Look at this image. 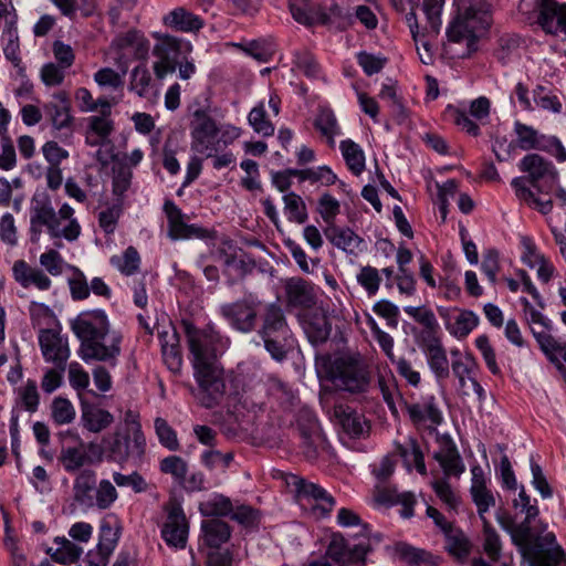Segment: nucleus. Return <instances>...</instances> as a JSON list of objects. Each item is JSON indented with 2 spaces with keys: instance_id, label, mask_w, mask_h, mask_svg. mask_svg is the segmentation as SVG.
Listing matches in <instances>:
<instances>
[{
  "instance_id": "nucleus-22",
  "label": "nucleus",
  "mask_w": 566,
  "mask_h": 566,
  "mask_svg": "<svg viewBox=\"0 0 566 566\" xmlns=\"http://www.w3.org/2000/svg\"><path fill=\"white\" fill-rule=\"evenodd\" d=\"M71 104L65 92H59L53 95V99L45 103L43 111L56 130H72L73 117L70 113Z\"/></svg>"
},
{
  "instance_id": "nucleus-53",
  "label": "nucleus",
  "mask_w": 566,
  "mask_h": 566,
  "mask_svg": "<svg viewBox=\"0 0 566 566\" xmlns=\"http://www.w3.org/2000/svg\"><path fill=\"white\" fill-rule=\"evenodd\" d=\"M284 211L287 219L298 224L307 220L306 206L303 199L295 192H289L283 197Z\"/></svg>"
},
{
  "instance_id": "nucleus-52",
  "label": "nucleus",
  "mask_w": 566,
  "mask_h": 566,
  "mask_svg": "<svg viewBox=\"0 0 566 566\" xmlns=\"http://www.w3.org/2000/svg\"><path fill=\"white\" fill-rule=\"evenodd\" d=\"M451 368L462 389L467 386L468 381L471 384V379H476L473 375L476 369V363L470 354L464 355V357L454 358Z\"/></svg>"
},
{
  "instance_id": "nucleus-45",
  "label": "nucleus",
  "mask_w": 566,
  "mask_h": 566,
  "mask_svg": "<svg viewBox=\"0 0 566 566\" xmlns=\"http://www.w3.org/2000/svg\"><path fill=\"white\" fill-rule=\"evenodd\" d=\"M339 149L348 169L359 176L365 170V153L363 148L352 139L342 140Z\"/></svg>"
},
{
  "instance_id": "nucleus-9",
  "label": "nucleus",
  "mask_w": 566,
  "mask_h": 566,
  "mask_svg": "<svg viewBox=\"0 0 566 566\" xmlns=\"http://www.w3.org/2000/svg\"><path fill=\"white\" fill-rule=\"evenodd\" d=\"M109 53L123 74L127 72L128 64L133 60H146L149 53V41L145 34L136 29H130L117 34L111 45Z\"/></svg>"
},
{
  "instance_id": "nucleus-43",
  "label": "nucleus",
  "mask_w": 566,
  "mask_h": 566,
  "mask_svg": "<svg viewBox=\"0 0 566 566\" xmlns=\"http://www.w3.org/2000/svg\"><path fill=\"white\" fill-rule=\"evenodd\" d=\"M54 543L56 544V548H49L48 554L51 555L54 562L60 564H73L77 562L83 554V548L66 537H56Z\"/></svg>"
},
{
  "instance_id": "nucleus-42",
  "label": "nucleus",
  "mask_w": 566,
  "mask_h": 566,
  "mask_svg": "<svg viewBox=\"0 0 566 566\" xmlns=\"http://www.w3.org/2000/svg\"><path fill=\"white\" fill-rule=\"evenodd\" d=\"M443 534L448 553L459 560L467 559L471 553L472 545L465 534L455 526H452Z\"/></svg>"
},
{
  "instance_id": "nucleus-16",
  "label": "nucleus",
  "mask_w": 566,
  "mask_h": 566,
  "mask_svg": "<svg viewBox=\"0 0 566 566\" xmlns=\"http://www.w3.org/2000/svg\"><path fill=\"white\" fill-rule=\"evenodd\" d=\"M166 520L161 526V537L170 547L182 549L187 545L189 523L182 506L176 500L169 501L165 507Z\"/></svg>"
},
{
  "instance_id": "nucleus-48",
  "label": "nucleus",
  "mask_w": 566,
  "mask_h": 566,
  "mask_svg": "<svg viewBox=\"0 0 566 566\" xmlns=\"http://www.w3.org/2000/svg\"><path fill=\"white\" fill-rule=\"evenodd\" d=\"M295 67L306 77L312 80L322 78L321 66L315 56L306 49L297 50L293 54Z\"/></svg>"
},
{
  "instance_id": "nucleus-35",
  "label": "nucleus",
  "mask_w": 566,
  "mask_h": 566,
  "mask_svg": "<svg viewBox=\"0 0 566 566\" xmlns=\"http://www.w3.org/2000/svg\"><path fill=\"white\" fill-rule=\"evenodd\" d=\"M511 186L515 192L516 198L520 201L526 203L528 207L538 210L543 214H548L552 211V199L543 200L542 198L536 197L535 191L527 186V180L525 178H513Z\"/></svg>"
},
{
  "instance_id": "nucleus-59",
  "label": "nucleus",
  "mask_w": 566,
  "mask_h": 566,
  "mask_svg": "<svg viewBox=\"0 0 566 566\" xmlns=\"http://www.w3.org/2000/svg\"><path fill=\"white\" fill-rule=\"evenodd\" d=\"M356 280L369 296L378 292L381 283L379 271L371 265L361 266L356 275Z\"/></svg>"
},
{
  "instance_id": "nucleus-50",
  "label": "nucleus",
  "mask_w": 566,
  "mask_h": 566,
  "mask_svg": "<svg viewBox=\"0 0 566 566\" xmlns=\"http://www.w3.org/2000/svg\"><path fill=\"white\" fill-rule=\"evenodd\" d=\"M109 262L122 274L133 275L139 270L140 256L134 247H128L123 254L113 255Z\"/></svg>"
},
{
  "instance_id": "nucleus-8",
  "label": "nucleus",
  "mask_w": 566,
  "mask_h": 566,
  "mask_svg": "<svg viewBox=\"0 0 566 566\" xmlns=\"http://www.w3.org/2000/svg\"><path fill=\"white\" fill-rule=\"evenodd\" d=\"M156 43L153 46V71L158 80H164L167 75L177 71L181 57L191 55L192 44L181 38L154 33Z\"/></svg>"
},
{
  "instance_id": "nucleus-33",
  "label": "nucleus",
  "mask_w": 566,
  "mask_h": 566,
  "mask_svg": "<svg viewBox=\"0 0 566 566\" xmlns=\"http://www.w3.org/2000/svg\"><path fill=\"white\" fill-rule=\"evenodd\" d=\"M335 416L339 420L344 431L353 438L364 437L369 431V424L365 416L350 407H336Z\"/></svg>"
},
{
  "instance_id": "nucleus-6",
  "label": "nucleus",
  "mask_w": 566,
  "mask_h": 566,
  "mask_svg": "<svg viewBox=\"0 0 566 566\" xmlns=\"http://www.w3.org/2000/svg\"><path fill=\"white\" fill-rule=\"evenodd\" d=\"M260 318L261 324L254 329L256 335L273 359L284 360L294 345V337L282 306L277 303L266 304Z\"/></svg>"
},
{
  "instance_id": "nucleus-39",
  "label": "nucleus",
  "mask_w": 566,
  "mask_h": 566,
  "mask_svg": "<svg viewBox=\"0 0 566 566\" xmlns=\"http://www.w3.org/2000/svg\"><path fill=\"white\" fill-rule=\"evenodd\" d=\"M300 432L302 438V451L304 455L310 459H316L317 444L322 441V432L317 419L314 416L308 417V424L303 427L300 424Z\"/></svg>"
},
{
  "instance_id": "nucleus-56",
  "label": "nucleus",
  "mask_w": 566,
  "mask_h": 566,
  "mask_svg": "<svg viewBox=\"0 0 566 566\" xmlns=\"http://www.w3.org/2000/svg\"><path fill=\"white\" fill-rule=\"evenodd\" d=\"M123 213L122 199H117L115 203L106 207L98 213V224L105 234H113L116 230L118 220Z\"/></svg>"
},
{
  "instance_id": "nucleus-7",
  "label": "nucleus",
  "mask_w": 566,
  "mask_h": 566,
  "mask_svg": "<svg viewBox=\"0 0 566 566\" xmlns=\"http://www.w3.org/2000/svg\"><path fill=\"white\" fill-rule=\"evenodd\" d=\"M287 8L295 21L304 25L333 24L345 29L354 21L346 2L334 3L326 11L318 2H287Z\"/></svg>"
},
{
  "instance_id": "nucleus-30",
  "label": "nucleus",
  "mask_w": 566,
  "mask_h": 566,
  "mask_svg": "<svg viewBox=\"0 0 566 566\" xmlns=\"http://www.w3.org/2000/svg\"><path fill=\"white\" fill-rule=\"evenodd\" d=\"M375 501L379 504L391 506L400 504V515L403 518L413 516V505L416 503L415 495L410 492L398 493L396 489L377 485L375 492Z\"/></svg>"
},
{
  "instance_id": "nucleus-19",
  "label": "nucleus",
  "mask_w": 566,
  "mask_h": 566,
  "mask_svg": "<svg viewBox=\"0 0 566 566\" xmlns=\"http://www.w3.org/2000/svg\"><path fill=\"white\" fill-rule=\"evenodd\" d=\"M438 313L446 328L457 338L467 337L479 324V316L469 310H458L439 306Z\"/></svg>"
},
{
  "instance_id": "nucleus-28",
  "label": "nucleus",
  "mask_w": 566,
  "mask_h": 566,
  "mask_svg": "<svg viewBox=\"0 0 566 566\" xmlns=\"http://www.w3.org/2000/svg\"><path fill=\"white\" fill-rule=\"evenodd\" d=\"M287 304L292 307L310 308L315 304L314 286L302 277H291L285 282Z\"/></svg>"
},
{
  "instance_id": "nucleus-1",
  "label": "nucleus",
  "mask_w": 566,
  "mask_h": 566,
  "mask_svg": "<svg viewBox=\"0 0 566 566\" xmlns=\"http://www.w3.org/2000/svg\"><path fill=\"white\" fill-rule=\"evenodd\" d=\"M181 327L187 338L193 377L198 385L197 399L205 408H214L227 395V375L220 363L221 355L230 345L213 325L205 328L196 327L190 321L184 319Z\"/></svg>"
},
{
  "instance_id": "nucleus-47",
  "label": "nucleus",
  "mask_w": 566,
  "mask_h": 566,
  "mask_svg": "<svg viewBox=\"0 0 566 566\" xmlns=\"http://www.w3.org/2000/svg\"><path fill=\"white\" fill-rule=\"evenodd\" d=\"M398 452L409 469L415 467L421 475L427 474L423 453L416 440L409 439L406 444H400Z\"/></svg>"
},
{
  "instance_id": "nucleus-49",
  "label": "nucleus",
  "mask_w": 566,
  "mask_h": 566,
  "mask_svg": "<svg viewBox=\"0 0 566 566\" xmlns=\"http://www.w3.org/2000/svg\"><path fill=\"white\" fill-rule=\"evenodd\" d=\"M200 513L207 517L229 516L233 511L232 502L222 494H214L200 504Z\"/></svg>"
},
{
  "instance_id": "nucleus-5",
  "label": "nucleus",
  "mask_w": 566,
  "mask_h": 566,
  "mask_svg": "<svg viewBox=\"0 0 566 566\" xmlns=\"http://www.w3.org/2000/svg\"><path fill=\"white\" fill-rule=\"evenodd\" d=\"M455 14L447 29L451 42L467 41L468 54L476 50V39L492 23L489 2H453Z\"/></svg>"
},
{
  "instance_id": "nucleus-23",
  "label": "nucleus",
  "mask_w": 566,
  "mask_h": 566,
  "mask_svg": "<svg viewBox=\"0 0 566 566\" xmlns=\"http://www.w3.org/2000/svg\"><path fill=\"white\" fill-rule=\"evenodd\" d=\"M327 555L339 566H360L366 556L363 545H349L343 537H333Z\"/></svg>"
},
{
  "instance_id": "nucleus-64",
  "label": "nucleus",
  "mask_w": 566,
  "mask_h": 566,
  "mask_svg": "<svg viewBox=\"0 0 566 566\" xmlns=\"http://www.w3.org/2000/svg\"><path fill=\"white\" fill-rule=\"evenodd\" d=\"M155 431L159 442L170 451L179 449V441L176 431L163 418L155 419Z\"/></svg>"
},
{
  "instance_id": "nucleus-13",
  "label": "nucleus",
  "mask_w": 566,
  "mask_h": 566,
  "mask_svg": "<svg viewBox=\"0 0 566 566\" xmlns=\"http://www.w3.org/2000/svg\"><path fill=\"white\" fill-rule=\"evenodd\" d=\"M190 123L191 150L207 158L219 153L218 124L205 109H196Z\"/></svg>"
},
{
  "instance_id": "nucleus-12",
  "label": "nucleus",
  "mask_w": 566,
  "mask_h": 566,
  "mask_svg": "<svg viewBox=\"0 0 566 566\" xmlns=\"http://www.w3.org/2000/svg\"><path fill=\"white\" fill-rule=\"evenodd\" d=\"M331 379L339 388L350 391H363L368 384V371L357 356L337 357L329 370Z\"/></svg>"
},
{
  "instance_id": "nucleus-34",
  "label": "nucleus",
  "mask_w": 566,
  "mask_h": 566,
  "mask_svg": "<svg viewBox=\"0 0 566 566\" xmlns=\"http://www.w3.org/2000/svg\"><path fill=\"white\" fill-rule=\"evenodd\" d=\"M433 459L439 462L446 476H460L465 470L457 446L451 440L444 442L439 451L434 452Z\"/></svg>"
},
{
  "instance_id": "nucleus-63",
  "label": "nucleus",
  "mask_w": 566,
  "mask_h": 566,
  "mask_svg": "<svg viewBox=\"0 0 566 566\" xmlns=\"http://www.w3.org/2000/svg\"><path fill=\"white\" fill-rule=\"evenodd\" d=\"M244 51L256 61L266 63L274 54V44L271 40L260 39L249 42Z\"/></svg>"
},
{
  "instance_id": "nucleus-60",
  "label": "nucleus",
  "mask_w": 566,
  "mask_h": 566,
  "mask_svg": "<svg viewBox=\"0 0 566 566\" xmlns=\"http://www.w3.org/2000/svg\"><path fill=\"white\" fill-rule=\"evenodd\" d=\"M444 115L449 120L461 127L468 134L472 136H478L480 134L479 126L469 117L464 111L452 105H448Z\"/></svg>"
},
{
  "instance_id": "nucleus-27",
  "label": "nucleus",
  "mask_w": 566,
  "mask_h": 566,
  "mask_svg": "<svg viewBox=\"0 0 566 566\" xmlns=\"http://www.w3.org/2000/svg\"><path fill=\"white\" fill-rule=\"evenodd\" d=\"M13 279L24 289L35 286L40 291H48L51 285V279L43 270L31 266L24 260H18L12 266Z\"/></svg>"
},
{
  "instance_id": "nucleus-41",
  "label": "nucleus",
  "mask_w": 566,
  "mask_h": 566,
  "mask_svg": "<svg viewBox=\"0 0 566 566\" xmlns=\"http://www.w3.org/2000/svg\"><path fill=\"white\" fill-rule=\"evenodd\" d=\"M163 209L167 217L168 237L174 241L186 240V228L188 223L184 220L185 214L181 209L172 200H166Z\"/></svg>"
},
{
  "instance_id": "nucleus-32",
  "label": "nucleus",
  "mask_w": 566,
  "mask_h": 566,
  "mask_svg": "<svg viewBox=\"0 0 566 566\" xmlns=\"http://www.w3.org/2000/svg\"><path fill=\"white\" fill-rule=\"evenodd\" d=\"M231 536V528L228 523L219 518H210L201 522L200 545L209 548H219L227 543Z\"/></svg>"
},
{
  "instance_id": "nucleus-38",
  "label": "nucleus",
  "mask_w": 566,
  "mask_h": 566,
  "mask_svg": "<svg viewBox=\"0 0 566 566\" xmlns=\"http://www.w3.org/2000/svg\"><path fill=\"white\" fill-rule=\"evenodd\" d=\"M397 556L410 566H436L438 558L430 552L415 547L408 543H397L395 547Z\"/></svg>"
},
{
  "instance_id": "nucleus-37",
  "label": "nucleus",
  "mask_w": 566,
  "mask_h": 566,
  "mask_svg": "<svg viewBox=\"0 0 566 566\" xmlns=\"http://www.w3.org/2000/svg\"><path fill=\"white\" fill-rule=\"evenodd\" d=\"M81 420L85 429L97 433L107 428L114 421V417L107 410L84 403L82 405Z\"/></svg>"
},
{
  "instance_id": "nucleus-46",
  "label": "nucleus",
  "mask_w": 566,
  "mask_h": 566,
  "mask_svg": "<svg viewBox=\"0 0 566 566\" xmlns=\"http://www.w3.org/2000/svg\"><path fill=\"white\" fill-rule=\"evenodd\" d=\"M60 462L64 470L69 473H73L82 469L85 464L91 463V458L86 453L84 447H67L61 450Z\"/></svg>"
},
{
  "instance_id": "nucleus-2",
  "label": "nucleus",
  "mask_w": 566,
  "mask_h": 566,
  "mask_svg": "<svg viewBox=\"0 0 566 566\" xmlns=\"http://www.w3.org/2000/svg\"><path fill=\"white\" fill-rule=\"evenodd\" d=\"M70 327L80 342L77 355L84 363L101 361L116 366L123 337L111 328L103 310L81 312L70 321Z\"/></svg>"
},
{
  "instance_id": "nucleus-24",
  "label": "nucleus",
  "mask_w": 566,
  "mask_h": 566,
  "mask_svg": "<svg viewBox=\"0 0 566 566\" xmlns=\"http://www.w3.org/2000/svg\"><path fill=\"white\" fill-rule=\"evenodd\" d=\"M324 234L334 247L347 254L357 255L366 248L364 240L347 227L331 224L326 227Z\"/></svg>"
},
{
  "instance_id": "nucleus-51",
  "label": "nucleus",
  "mask_w": 566,
  "mask_h": 566,
  "mask_svg": "<svg viewBox=\"0 0 566 566\" xmlns=\"http://www.w3.org/2000/svg\"><path fill=\"white\" fill-rule=\"evenodd\" d=\"M151 74L146 64H139L132 70L129 90L139 97H146L151 88Z\"/></svg>"
},
{
  "instance_id": "nucleus-40",
  "label": "nucleus",
  "mask_w": 566,
  "mask_h": 566,
  "mask_svg": "<svg viewBox=\"0 0 566 566\" xmlns=\"http://www.w3.org/2000/svg\"><path fill=\"white\" fill-rule=\"evenodd\" d=\"M314 127L326 138L331 147L335 146V137L342 134L335 113L328 107H321L314 120Z\"/></svg>"
},
{
  "instance_id": "nucleus-36",
  "label": "nucleus",
  "mask_w": 566,
  "mask_h": 566,
  "mask_svg": "<svg viewBox=\"0 0 566 566\" xmlns=\"http://www.w3.org/2000/svg\"><path fill=\"white\" fill-rule=\"evenodd\" d=\"M165 25L181 32L199 31L203 21L184 8H176L163 19Z\"/></svg>"
},
{
  "instance_id": "nucleus-57",
  "label": "nucleus",
  "mask_w": 566,
  "mask_h": 566,
  "mask_svg": "<svg viewBox=\"0 0 566 566\" xmlns=\"http://www.w3.org/2000/svg\"><path fill=\"white\" fill-rule=\"evenodd\" d=\"M249 124L253 129L264 137L271 136L274 133L273 124L266 118L265 106L263 102H260L254 106L248 116Z\"/></svg>"
},
{
  "instance_id": "nucleus-31",
  "label": "nucleus",
  "mask_w": 566,
  "mask_h": 566,
  "mask_svg": "<svg viewBox=\"0 0 566 566\" xmlns=\"http://www.w3.org/2000/svg\"><path fill=\"white\" fill-rule=\"evenodd\" d=\"M407 412L415 424L429 421L438 426L443 420L434 396H427L420 402L407 405Z\"/></svg>"
},
{
  "instance_id": "nucleus-25",
  "label": "nucleus",
  "mask_w": 566,
  "mask_h": 566,
  "mask_svg": "<svg viewBox=\"0 0 566 566\" xmlns=\"http://www.w3.org/2000/svg\"><path fill=\"white\" fill-rule=\"evenodd\" d=\"M471 488L470 493L481 520L485 518L484 514L490 507L495 505V499L492 492L486 488V478L483 469L476 464L471 468Z\"/></svg>"
},
{
  "instance_id": "nucleus-58",
  "label": "nucleus",
  "mask_w": 566,
  "mask_h": 566,
  "mask_svg": "<svg viewBox=\"0 0 566 566\" xmlns=\"http://www.w3.org/2000/svg\"><path fill=\"white\" fill-rule=\"evenodd\" d=\"M159 468L163 473L170 474L179 484L185 482L188 472V464L181 457H166L160 461Z\"/></svg>"
},
{
  "instance_id": "nucleus-54",
  "label": "nucleus",
  "mask_w": 566,
  "mask_h": 566,
  "mask_svg": "<svg viewBox=\"0 0 566 566\" xmlns=\"http://www.w3.org/2000/svg\"><path fill=\"white\" fill-rule=\"evenodd\" d=\"M117 497L118 493L114 484L109 480L103 479L97 483L93 509L107 510L115 503Z\"/></svg>"
},
{
  "instance_id": "nucleus-55",
  "label": "nucleus",
  "mask_w": 566,
  "mask_h": 566,
  "mask_svg": "<svg viewBox=\"0 0 566 566\" xmlns=\"http://www.w3.org/2000/svg\"><path fill=\"white\" fill-rule=\"evenodd\" d=\"M483 549L491 560L497 562L501 557L502 544L500 535L491 523L483 518Z\"/></svg>"
},
{
  "instance_id": "nucleus-10",
  "label": "nucleus",
  "mask_w": 566,
  "mask_h": 566,
  "mask_svg": "<svg viewBox=\"0 0 566 566\" xmlns=\"http://www.w3.org/2000/svg\"><path fill=\"white\" fill-rule=\"evenodd\" d=\"M103 443L108 459L119 464L128 461L138 464L145 455L146 439L144 433H132V431L116 429L112 437L103 439Z\"/></svg>"
},
{
  "instance_id": "nucleus-15",
  "label": "nucleus",
  "mask_w": 566,
  "mask_h": 566,
  "mask_svg": "<svg viewBox=\"0 0 566 566\" xmlns=\"http://www.w3.org/2000/svg\"><path fill=\"white\" fill-rule=\"evenodd\" d=\"M514 132L517 136V146L523 150L539 149L549 153L559 163L566 161V148L556 136L541 135L532 126L515 122Z\"/></svg>"
},
{
  "instance_id": "nucleus-18",
  "label": "nucleus",
  "mask_w": 566,
  "mask_h": 566,
  "mask_svg": "<svg viewBox=\"0 0 566 566\" xmlns=\"http://www.w3.org/2000/svg\"><path fill=\"white\" fill-rule=\"evenodd\" d=\"M295 489L300 501L314 502L312 509L319 517L327 516L336 504L333 495L316 483L298 479Z\"/></svg>"
},
{
  "instance_id": "nucleus-29",
  "label": "nucleus",
  "mask_w": 566,
  "mask_h": 566,
  "mask_svg": "<svg viewBox=\"0 0 566 566\" xmlns=\"http://www.w3.org/2000/svg\"><path fill=\"white\" fill-rule=\"evenodd\" d=\"M533 336L536 339L545 357L549 360V363H552L556 367V369L559 371V374L562 375L563 379L566 382L564 349H560L562 347L566 346V343L555 338L552 334H547L545 332H537L534 328Z\"/></svg>"
},
{
  "instance_id": "nucleus-11",
  "label": "nucleus",
  "mask_w": 566,
  "mask_h": 566,
  "mask_svg": "<svg viewBox=\"0 0 566 566\" xmlns=\"http://www.w3.org/2000/svg\"><path fill=\"white\" fill-rule=\"evenodd\" d=\"M518 168L526 176H521L527 180V186L542 195H549L558 185V171L552 161L537 154L524 156Z\"/></svg>"
},
{
  "instance_id": "nucleus-62",
  "label": "nucleus",
  "mask_w": 566,
  "mask_h": 566,
  "mask_svg": "<svg viewBox=\"0 0 566 566\" xmlns=\"http://www.w3.org/2000/svg\"><path fill=\"white\" fill-rule=\"evenodd\" d=\"M233 459L234 455L232 452L223 453L216 449L205 450L200 455L201 463L209 470L217 468L226 470L233 462Z\"/></svg>"
},
{
  "instance_id": "nucleus-17",
  "label": "nucleus",
  "mask_w": 566,
  "mask_h": 566,
  "mask_svg": "<svg viewBox=\"0 0 566 566\" xmlns=\"http://www.w3.org/2000/svg\"><path fill=\"white\" fill-rule=\"evenodd\" d=\"M39 345L45 361L54 364L61 370H65L71 355L67 337L62 336L56 329L44 328L39 333Z\"/></svg>"
},
{
  "instance_id": "nucleus-44",
  "label": "nucleus",
  "mask_w": 566,
  "mask_h": 566,
  "mask_svg": "<svg viewBox=\"0 0 566 566\" xmlns=\"http://www.w3.org/2000/svg\"><path fill=\"white\" fill-rule=\"evenodd\" d=\"M303 328L308 340L314 345L325 343L332 331L328 318L323 314L312 315L304 322Z\"/></svg>"
},
{
  "instance_id": "nucleus-4",
  "label": "nucleus",
  "mask_w": 566,
  "mask_h": 566,
  "mask_svg": "<svg viewBox=\"0 0 566 566\" xmlns=\"http://www.w3.org/2000/svg\"><path fill=\"white\" fill-rule=\"evenodd\" d=\"M73 214L74 210L69 203H63L56 212L48 196L35 199L30 216L31 241H39L43 228L52 239L75 241L81 234V226Z\"/></svg>"
},
{
  "instance_id": "nucleus-20",
  "label": "nucleus",
  "mask_w": 566,
  "mask_h": 566,
  "mask_svg": "<svg viewBox=\"0 0 566 566\" xmlns=\"http://www.w3.org/2000/svg\"><path fill=\"white\" fill-rule=\"evenodd\" d=\"M421 348L426 355L428 366L438 381L450 376L447 350L441 340L434 335H429L422 342Z\"/></svg>"
},
{
  "instance_id": "nucleus-14",
  "label": "nucleus",
  "mask_w": 566,
  "mask_h": 566,
  "mask_svg": "<svg viewBox=\"0 0 566 566\" xmlns=\"http://www.w3.org/2000/svg\"><path fill=\"white\" fill-rule=\"evenodd\" d=\"M260 302L253 296L222 304L220 315L235 331L248 334L255 329Z\"/></svg>"
},
{
  "instance_id": "nucleus-26",
  "label": "nucleus",
  "mask_w": 566,
  "mask_h": 566,
  "mask_svg": "<svg viewBox=\"0 0 566 566\" xmlns=\"http://www.w3.org/2000/svg\"><path fill=\"white\" fill-rule=\"evenodd\" d=\"M97 486V475L92 469H83L73 482V499L84 510L93 509V501Z\"/></svg>"
},
{
  "instance_id": "nucleus-61",
  "label": "nucleus",
  "mask_w": 566,
  "mask_h": 566,
  "mask_svg": "<svg viewBox=\"0 0 566 566\" xmlns=\"http://www.w3.org/2000/svg\"><path fill=\"white\" fill-rule=\"evenodd\" d=\"M51 409L52 419L57 424L71 423L75 418V409L66 398L56 397L52 401Z\"/></svg>"
},
{
  "instance_id": "nucleus-21",
  "label": "nucleus",
  "mask_w": 566,
  "mask_h": 566,
  "mask_svg": "<svg viewBox=\"0 0 566 566\" xmlns=\"http://www.w3.org/2000/svg\"><path fill=\"white\" fill-rule=\"evenodd\" d=\"M537 11V22L545 32H566V2H538Z\"/></svg>"
},
{
  "instance_id": "nucleus-3",
  "label": "nucleus",
  "mask_w": 566,
  "mask_h": 566,
  "mask_svg": "<svg viewBox=\"0 0 566 566\" xmlns=\"http://www.w3.org/2000/svg\"><path fill=\"white\" fill-rule=\"evenodd\" d=\"M499 523L507 530L530 566H566V553L557 543L553 532L534 536L531 527L533 520L524 518L520 524L507 527L500 516Z\"/></svg>"
}]
</instances>
